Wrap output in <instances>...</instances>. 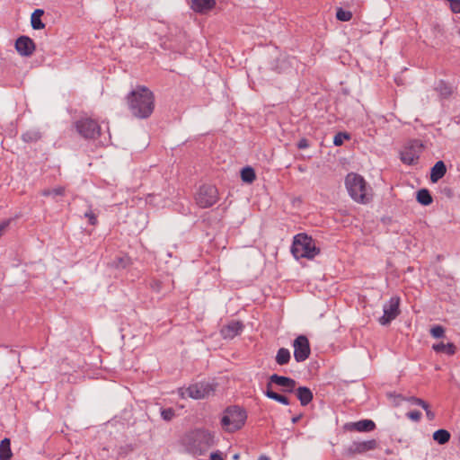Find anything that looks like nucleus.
Masks as SVG:
<instances>
[{
    "label": "nucleus",
    "mask_w": 460,
    "mask_h": 460,
    "mask_svg": "<svg viewBox=\"0 0 460 460\" xmlns=\"http://www.w3.org/2000/svg\"><path fill=\"white\" fill-rule=\"evenodd\" d=\"M178 443L184 453L199 457L205 456L215 446V434L205 428H193L185 431Z\"/></svg>",
    "instance_id": "1"
},
{
    "label": "nucleus",
    "mask_w": 460,
    "mask_h": 460,
    "mask_svg": "<svg viewBox=\"0 0 460 460\" xmlns=\"http://www.w3.org/2000/svg\"><path fill=\"white\" fill-rule=\"evenodd\" d=\"M128 109L138 119H147L155 109V95L146 86H137L127 96Z\"/></svg>",
    "instance_id": "2"
},
{
    "label": "nucleus",
    "mask_w": 460,
    "mask_h": 460,
    "mask_svg": "<svg viewBox=\"0 0 460 460\" xmlns=\"http://www.w3.org/2000/svg\"><path fill=\"white\" fill-rule=\"evenodd\" d=\"M291 252L296 259H314L320 253L314 240L306 234H298L294 237Z\"/></svg>",
    "instance_id": "3"
},
{
    "label": "nucleus",
    "mask_w": 460,
    "mask_h": 460,
    "mask_svg": "<svg viewBox=\"0 0 460 460\" xmlns=\"http://www.w3.org/2000/svg\"><path fill=\"white\" fill-rule=\"evenodd\" d=\"M247 419L246 411L239 406L227 407L221 418V426L226 432H235L240 429Z\"/></svg>",
    "instance_id": "4"
},
{
    "label": "nucleus",
    "mask_w": 460,
    "mask_h": 460,
    "mask_svg": "<svg viewBox=\"0 0 460 460\" xmlns=\"http://www.w3.org/2000/svg\"><path fill=\"white\" fill-rule=\"evenodd\" d=\"M345 185L352 199L363 204L368 202L366 181L361 175L354 172L349 173L345 179Z\"/></svg>",
    "instance_id": "5"
},
{
    "label": "nucleus",
    "mask_w": 460,
    "mask_h": 460,
    "mask_svg": "<svg viewBox=\"0 0 460 460\" xmlns=\"http://www.w3.org/2000/svg\"><path fill=\"white\" fill-rule=\"evenodd\" d=\"M76 132L84 139H95L100 136L101 128L97 121L90 118H82L74 123Z\"/></svg>",
    "instance_id": "6"
},
{
    "label": "nucleus",
    "mask_w": 460,
    "mask_h": 460,
    "mask_svg": "<svg viewBox=\"0 0 460 460\" xmlns=\"http://www.w3.org/2000/svg\"><path fill=\"white\" fill-rule=\"evenodd\" d=\"M195 200L201 208H210L218 200V190L214 185H202L196 194Z\"/></svg>",
    "instance_id": "7"
},
{
    "label": "nucleus",
    "mask_w": 460,
    "mask_h": 460,
    "mask_svg": "<svg viewBox=\"0 0 460 460\" xmlns=\"http://www.w3.org/2000/svg\"><path fill=\"white\" fill-rule=\"evenodd\" d=\"M423 150V144L420 140H410L401 151V160L403 164L411 165L417 163Z\"/></svg>",
    "instance_id": "8"
},
{
    "label": "nucleus",
    "mask_w": 460,
    "mask_h": 460,
    "mask_svg": "<svg viewBox=\"0 0 460 460\" xmlns=\"http://www.w3.org/2000/svg\"><path fill=\"white\" fill-rule=\"evenodd\" d=\"M400 297L392 296L383 306L384 314L378 322L381 325H387L400 314Z\"/></svg>",
    "instance_id": "9"
},
{
    "label": "nucleus",
    "mask_w": 460,
    "mask_h": 460,
    "mask_svg": "<svg viewBox=\"0 0 460 460\" xmlns=\"http://www.w3.org/2000/svg\"><path fill=\"white\" fill-rule=\"evenodd\" d=\"M293 347L294 358L296 362H304L309 358L311 354V348L309 340L306 336H297L293 341Z\"/></svg>",
    "instance_id": "10"
},
{
    "label": "nucleus",
    "mask_w": 460,
    "mask_h": 460,
    "mask_svg": "<svg viewBox=\"0 0 460 460\" xmlns=\"http://www.w3.org/2000/svg\"><path fill=\"white\" fill-rule=\"evenodd\" d=\"M214 392L212 385L208 382H199L190 385L186 389V394L196 400L204 399L209 396Z\"/></svg>",
    "instance_id": "11"
},
{
    "label": "nucleus",
    "mask_w": 460,
    "mask_h": 460,
    "mask_svg": "<svg viewBox=\"0 0 460 460\" xmlns=\"http://www.w3.org/2000/svg\"><path fill=\"white\" fill-rule=\"evenodd\" d=\"M267 384H275L282 388L284 393H293L296 389V382L295 379L279 376L277 374H273L270 376L269 382Z\"/></svg>",
    "instance_id": "12"
},
{
    "label": "nucleus",
    "mask_w": 460,
    "mask_h": 460,
    "mask_svg": "<svg viewBox=\"0 0 460 460\" xmlns=\"http://www.w3.org/2000/svg\"><path fill=\"white\" fill-rule=\"evenodd\" d=\"M34 41L28 36H20L15 41V49L23 57H30L35 50Z\"/></svg>",
    "instance_id": "13"
},
{
    "label": "nucleus",
    "mask_w": 460,
    "mask_h": 460,
    "mask_svg": "<svg viewBox=\"0 0 460 460\" xmlns=\"http://www.w3.org/2000/svg\"><path fill=\"white\" fill-rule=\"evenodd\" d=\"M377 442L376 439H370L366 441H354L349 447L348 452L350 455L363 454L367 451L376 449Z\"/></svg>",
    "instance_id": "14"
},
{
    "label": "nucleus",
    "mask_w": 460,
    "mask_h": 460,
    "mask_svg": "<svg viewBox=\"0 0 460 460\" xmlns=\"http://www.w3.org/2000/svg\"><path fill=\"white\" fill-rule=\"evenodd\" d=\"M345 428L350 431L369 432L375 429L376 424L371 420H361L355 422H349L345 425Z\"/></svg>",
    "instance_id": "15"
},
{
    "label": "nucleus",
    "mask_w": 460,
    "mask_h": 460,
    "mask_svg": "<svg viewBox=\"0 0 460 460\" xmlns=\"http://www.w3.org/2000/svg\"><path fill=\"white\" fill-rule=\"evenodd\" d=\"M215 0H191V9L199 13H205L214 8Z\"/></svg>",
    "instance_id": "16"
},
{
    "label": "nucleus",
    "mask_w": 460,
    "mask_h": 460,
    "mask_svg": "<svg viewBox=\"0 0 460 460\" xmlns=\"http://www.w3.org/2000/svg\"><path fill=\"white\" fill-rule=\"evenodd\" d=\"M243 324L239 322L233 321L222 329V334L225 338H234L243 331Z\"/></svg>",
    "instance_id": "17"
},
{
    "label": "nucleus",
    "mask_w": 460,
    "mask_h": 460,
    "mask_svg": "<svg viewBox=\"0 0 460 460\" xmlns=\"http://www.w3.org/2000/svg\"><path fill=\"white\" fill-rule=\"evenodd\" d=\"M295 390L296 397L302 406H306L312 402L314 396L312 391L308 387L299 386Z\"/></svg>",
    "instance_id": "18"
},
{
    "label": "nucleus",
    "mask_w": 460,
    "mask_h": 460,
    "mask_svg": "<svg viewBox=\"0 0 460 460\" xmlns=\"http://www.w3.org/2000/svg\"><path fill=\"white\" fill-rule=\"evenodd\" d=\"M447 172V167L443 161H438L435 165L431 168L430 181L437 182L438 180L444 177Z\"/></svg>",
    "instance_id": "19"
},
{
    "label": "nucleus",
    "mask_w": 460,
    "mask_h": 460,
    "mask_svg": "<svg viewBox=\"0 0 460 460\" xmlns=\"http://www.w3.org/2000/svg\"><path fill=\"white\" fill-rule=\"evenodd\" d=\"M432 349L437 353H444L447 356H453L456 352V347L454 343L448 342H438L432 345Z\"/></svg>",
    "instance_id": "20"
},
{
    "label": "nucleus",
    "mask_w": 460,
    "mask_h": 460,
    "mask_svg": "<svg viewBox=\"0 0 460 460\" xmlns=\"http://www.w3.org/2000/svg\"><path fill=\"white\" fill-rule=\"evenodd\" d=\"M264 394L268 398L272 399L276 402H279L284 405L290 404L289 399L285 395H282V394H279L274 392L272 390V386L270 385V384H267L266 391L264 392Z\"/></svg>",
    "instance_id": "21"
},
{
    "label": "nucleus",
    "mask_w": 460,
    "mask_h": 460,
    "mask_svg": "<svg viewBox=\"0 0 460 460\" xmlns=\"http://www.w3.org/2000/svg\"><path fill=\"white\" fill-rule=\"evenodd\" d=\"M12 456L11 441L5 438L0 442V460H11Z\"/></svg>",
    "instance_id": "22"
},
{
    "label": "nucleus",
    "mask_w": 460,
    "mask_h": 460,
    "mask_svg": "<svg viewBox=\"0 0 460 460\" xmlns=\"http://www.w3.org/2000/svg\"><path fill=\"white\" fill-rule=\"evenodd\" d=\"M40 194L44 197H49L52 200L58 202L60 197L65 195V188L64 187H57L54 189H46L43 190Z\"/></svg>",
    "instance_id": "23"
},
{
    "label": "nucleus",
    "mask_w": 460,
    "mask_h": 460,
    "mask_svg": "<svg viewBox=\"0 0 460 460\" xmlns=\"http://www.w3.org/2000/svg\"><path fill=\"white\" fill-rule=\"evenodd\" d=\"M44 14L42 9H36L31 17V27L34 30H41L45 28V24L41 21V16Z\"/></svg>",
    "instance_id": "24"
},
{
    "label": "nucleus",
    "mask_w": 460,
    "mask_h": 460,
    "mask_svg": "<svg viewBox=\"0 0 460 460\" xmlns=\"http://www.w3.org/2000/svg\"><path fill=\"white\" fill-rule=\"evenodd\" d=\"M40 138L41 133L37 129H29L22 135V139L25 143H35Z\"/></svg>",
    "instance_id": "25"
},
{
    "label": "nucleus",
    "mask_w": 460,
    "mask_h": 460,
    "mask_svg": "<svg viewBox=\"0 0 460 460\" xmlns=\"http://www.w3.org/2000/svg\"><path fill=\"white\" fill-rule=\"evenodd\" d=\"M416 199L420 204L424 206H429L433 201L430 192L427 189H420L418 190Z\"/></svg>",
    "instance_id": "26"
},
{
    "label": "nucleus",
    "mask_w": 460,
    "mask_h": 460,
    "mask_svg": "<svg viewBox=\"0 0 460 460\" xmlns=\"http://www.w3.org/2000/svg\"><path fill=\"white\" fill-rule=\"evenodd\" d=\"M436 91L442 98H448L452 94V87L449 84L440 80L436 85Z\"/></svg>",
    "instance_id": "27"
},
{
    "label": "nucleus",
    "mask_w": 460,
    "mask_h": 460,
    "mask_svg": "<svg viewBox=\"0 0 460 460\" xmlns=\"http://www.w3.org/2000/svg\"><path fill=\"white\" fill-rule=\"evenodd\" d=\"M290 358V351L286 348H280L277 352L275 359L277 364L283 366L289 362Z\"/></svg>",
    "instance_id": "28"
},
{
    "label": "nucleus",
    "mask_w": 460,
    "mask_h": 460,
    "mask_svg": "<svg viewBox=\"0 0 460 460\" xmlns=\"http://www.w3.org/2000/svg\"><path fill=\"white\" fill-rule=\"evenodd\" d=\"M450 433L447 429H438L433 433V439L439 445H445L450 439Z\"/></svg>",
    "instance_id": "29"
},
{
    "label": "nucleus",
    "mask_w": 460,
    "mask_h": 460,
    "mask_svg": "<svg viewBox=\"0 0 460 460\" xmlns=\"http://www.w3.org/2000/svg\"><path fill=\"white\" fill-rule=\"evenodd\" d=\"M241 178H242V181L246 182V183L253 182V181L256 178V174H255L254 170L252 167H250V166L244 167L241 171Z\"/></svg>",
    "instance_id": "30"
},
{
    "label": "nucleus",
    "mask_w": 460,
    "mask_h": 460,
    "mask_svg": "<svg viewBox=\"0 0 460 460\" xmlns=\"http://www.w3.org/2000/svg\"><path fill=\"white\" fill-rule=\"evenodd\" d=\"M130 263V258L127 255L117 256L113 261L112 265L116 268L124 269Z\"/></svg>",
    "instance_id": "31"
},
{
    "label": "nucleus",
    "mask_w": 460,
    "mask_h": 460,
    "mask_svg": "<svg viewBox=\"0 0 460 460\" xmlns=\"http://www.w3.org/2000/svg\"><path fill=\"white\" fill-rule=\"evenodd\" d=\"M336 18L341 22H349L352 18V13L340 7L337 9Z\"/></svg>",
    "instance_id": "32"
},
{
    "label": "nucleus",
    "mask_w": 460,
    "mask_h": 460,
    "mask_svg": "<svg viewBox=\"0 0 460 460\" xmlns=\"http://www.w3.org/2000/svg\"><path fill=\"white\" fill-rule=\"evenodd\" d=\"M430 334L436 339L443 338L445 336V328L441 325H435L430 329Z\"/></svg>",
    "instance_id": "33"
},
{
    "label": "nucleus",
    "mask_w": 460,
    "mask_h": 460,
    "mask_svg": "<svg viewBox=\"0 0 460 460\" xmlns=\"http://www.w3.org/2000/svg\"><path fill=\"white\" fill-rule=\"evenodd\" d=\"M345 139H349V135L345 132H339L334 136L333 144L336 146H340L343 144Z\"/></svg>",
    "instance_id": "34"
},
{
    "label": "nucleus",
    "mask_w": 460,
    "mask_h": 460,
    "mask_svg": "<svg viewBox=\"0 0 460 460\" xmlns=\"http://www.w3.org/2000/svg\"><path fill=\"white\" fill-rule=\"evenodd\" d=\"M174 415V411L172 408L163 409L161 411V416L163 420L166 421L172 420Z\"/></svg>",
    "instance_id": "35"
},
{
    "label": "nucleus",
    "mask_w": 460,
    "mask_h": 460,
    "mask_svg": "<svg viewBox=\"0 0 460 460\" xmlns=\"http://www.w3.org/2000/svg\"><path fill=\"white\" fill-rule=\"evenodd\" d=\"M408 401L412 403V404H415V405H418V406H420L422 407L423 409H426L427 407H429V404L428 402H426L425 401H423L422 399L420 398H417V397H414V396H411L408 399Z\"/></svg>",
    "instance_id": "36"
},
{
    "label": "nucleus",
    "mask_w": 460,
    "mask_h": 460,
    "mask_svg": "<svg viewBox=\"0 0 460 460\" xmlns=\"http://www.w3.org/2000/svg\"><path fill=\"white\" fill-rule=\"evenodd\" d=\"M84 217L88 219L90 225L95 226L97 224V217L92 209L84 213Z\"/></svg>",
    "instance_id": "37"
},
{
    "label": "nucleus",
    "mask_w": 460,
    "mask_h": 460,
    "mask_svg": "<svg viewBox=\"0 0 460 460\" xmlns=\"http://www.w3.org/2000/svg\"><path fill=\"white\" fill-rule=\"evenodd\" d=\"M149 286L152 290L159 293L162 289V282L159 279H151Z\"/></svg>",
    "instance_id": "38"
},
{
    "label": "nucleus",
    "mask_w": 460,
    "mask_h": 460,
    "mask_svg": "<svg viewBox=\"0 0 460 460\" xmlns=\"http://www.w3.org/2000/svg\"><path fill=\"white\" fill-rule=\"evenodd\" d=\"M406 416L413 421H419L421 418V412L419 411H411L407 412Z\"/></svg>",
    "instance_id": "39"
},
{
    "label": "nucleus",
    "mask_w": 460,
    "mask_h": 460,
    "mask_svg": "<svg viewBox=\"0 0 460 460\" xmlns=\"http://www.w3.org/2000/svg\"><path fill=\"white\" fill-rule=\"evenodd\" d=\"M296 146L298 149H305L309 146V142L306 138L303 137L297 142Z\"/></svg>",
    "instance_id": "40"
},
{
    "label": "nucleus",
    "mask_w": 460,
    "mask_h": 460,
    "mask_svg": "<svg viewBox=\"0 0 460 460\" xmlns=\"http://www.w3.org/2000/svg\"><path fill=\"white\" fill-rule=\"evenodd\" d=\"M10 220L4 221L0 224V236L4 234L5 229L8 227Z\"/></svg>",
    "instance_id": "41"
},
{
    "label": "nucleus",
    "mask_w": 460,
    "mask_h": 460,
    "mask_svg": "<svg viewBox=\"0 0 460 460\" xmlns=\"http://www.w3.org/2000/svg\"><path fill=\"white\" fill-rule=\"evenodd\" d=\"M210 460H224V459H223L220 452L217 451V452L211 453Z\"/></svg>",
    "instance_id": "42"
},
{
    "label": "nucleus",
    "mask_w": 460,
    "mask_h": 460,
    "mask_svg": "<svg viewBox=\"0 0 460 460\" xmlns=\"http://www.w3.org/2000/svg\"><path fill=\"white\" fill-rule=\"evenodd\" d=\"M424 410H425V411H426V416H427V418H428L429 420H434V418H435V413H434L432 411H430V410H429V407H427V408H426V409H424Z\"/></svg>",
    "instance_id": "43"
},
{
    "label": "nucleus",
    "mask_w": 460,
    "mask_h": 460,
    "mask_svg": "<svg viewBox=\"0 0 460 460\" xmlns=\"http://www.w3.org/2000/svg\"><path fill=\"white\" fill-rule=\"evenodd\" d=\"M300 418H301V415H298V416L293 417V418H292V422H293V423H296V422H298V420H300Z\"/></svg>",
    "instance_id": "44"
},
{
    "label": "nucleus",
    "mask_w": 460,
    "mask_h": 460,
    "mask_svg": "<svg viewBox=\"0 0 460 460\" xmlns=\"http://www.w3.org/2000/svg\"><path fill=\"white\" fill-rule=\"evenodd\" d=\"M258 460H270V457L267 456L261 455L259 456Z\"/></svg>",
    "instance_id": "45"
},
{
    "label": "nucleus",
    "mask_w": 460,
    "mask_h": 460,
    "mask_svg": "<svg viewBox=\"0 0 460 460\" xmlns=\"http://www.w3.org/2000/svg\"><path fill=\"white\" fill-rule=\"evenodd\" d=\"M233 459H234V460H238V459H239V455H238V454H235V455L233 456Z\"/></svg>",
    "instance_id": "46"
}]
</instances>
